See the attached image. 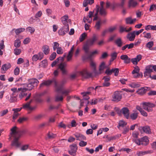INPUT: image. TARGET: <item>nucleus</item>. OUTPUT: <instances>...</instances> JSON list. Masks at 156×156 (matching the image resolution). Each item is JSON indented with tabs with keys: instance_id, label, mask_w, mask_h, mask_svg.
Wrapping results in <instances>:
<instances>
[{
	"instance_id": "obj_50",
	"label": "nucleus",
	"mask_w": 156,
	"mask_h": 156,
	"mask_svg": "<svg viewBox=\"0 0 156 156\" xmlns=\"http://www.w3.org/2000/svg\"><path fill=\"white\" fill-rule=\"evenodd\" d=\"M106 67V66L105 62H102L99 66V70L100 71L103 70Z\"/></svg>"
},
{
	"instance_id": "obj_8",
	"label": "nucleus",
	"mask_w": 156,
	"mask_h": 156,
	"mask_svg": "<svg viewBox=\"0 0 156 156\" xmlns=\"http://www.w3.org/2000/svg\"><path fill=\"white\" fill-rule=\"evenodd\" d=\"M69 30V25H66L64 26L58 30V33L60 35L63 36L68 32Z\"/></svg>"
},
{
	"instance_id": "obj_42",
	"label": "nucleus",
	"mask_w": 156,
	"mask_h": 156,
	"mask_svg": "<svg viewBox=\"0 0 156 156\" xmlns=\"http://www.w3.org/2000/svg\"><path fill=\"white\" fill-rule=\"evenodd\" d=\"M150 151H140L137 152L136 154L138 156H143L145 154L150 153Z\"/></svg>"
},
{
	"instance_id": "obj_13",
	"label": "nucleus",
	"mask_w": 156,
	"mask_h": 156,
	"mask_svg": "<svg viewBox=\"0 0 156 156\" xmlns=\"http://www.w3.org/2000/svg\"><path fill=\"white\" fill-rule=\"evenodd\" d=\"M44 54L42 52H39L37 54L34 55L32 57V60L34 62H36L37 60H41L43 58Z\"/></svg>"
},
{
	"instance_id": "obj_11",
	"label": "nucleus",
	"mask_w": 156,
	"mask_h": 156,
	"mask_svg": "<svg viewBox=\"0 0 156 156\" xmlns=\"http://www.w3.org/2000/svg\"><path fill=\"white\" fill-rule=\"evenodd\" d=\"M122 96L121 94L118 91H115L112 96V101H119L121 99Z\"/></svg>"
},
{
	"instance_id": "obj_19",
	"label": "nucleus",
	"mask_w": 156,
	"mask_h": 156,
	"mask_svg": "<svg viewBox=\"0 0 156 156\" xmlns=\"http://www.w3.org/2000/svg\"><path fill=\"white\" fill-rule=\"evenodd\" d=\"M66 66V63H61L59 66V68L60 69L63 74H65L66 73V71L65 68Z\"/></svg>"
},
{
	"instance_id": "obj_26",
	"label": "nucleus",
	"mask_w": 156,
	"mask_h": 156,
	"mask_svg": "<svg viewBox=\"0 0 156 156\" xmlns=\"http://www.w3.org/2000/svg\"><path fill=\"white\" fill-rule=\"evenodd\" d=\"M115 42L116 45L119 47H121L123 44V42L121 38H119L116 39Z\"/></svg>"
},
{
	"instance_id": "obj_18",
	"label": "nucleus",
	"mask_w": 156,
	"mask_h": 156,
	"mask_svg": "<svg viewBox=\"0 0 156 156\" xmlns=\"http://www.w3.org/2000/svg\"><path fill=\"white\" fill-rule=\"evenodd\" d=\"M125 1L121 0L120 3L113 4V5L112 6L113 7V9H114L118 7H123L125 4Z\"/></svg>"
},
{
	"instance_id": "obj_31",
	"label": "nucleus",
	"mask_w": 156,
	"mask_h": 156,
	"mask_svg": "<svg viewBox=\"0 0 156 156\" xmlns=\"http://www.w3.org/2000/svg\"><path fill=\"white\" fill-rule=\"evenodd\" d=\"M136 20V19L135 18L132 19L131 17H129L126 19V23L127 24H132L135 22Z\"/></svg>"
},
{
	"instance_id": "obj_62",
	"label": "nucleus",
	"mask_w": 156,
	"mask_h": 156,
	"mask_svg": "<svg viewBox=\"0 0 156 156\" xmlns=\"http://www.w3.org/2000/svg\"><path fill=\"white\" fill-rule=\"evenodd\" d=\"M48 136L49 139H52L56 137V135L52 133L49 132L48 134Z\"/></svg>"
},
{
	"instance_id": "obj_33",
	"label": "nucleus",
	"mask_w": 156,
	"mask_h": 156,
	"mask_svg": "<svg viewBox=\"0 0 156 156\" xmlns=\"http://www.w3.org/2000/svg\"><path fill=\"white\" fill-rule=\"evenodd\" d=\"M102 23V22L101 19H100L96 22L94 27L97 30H100Z\"/></svg>"
},
{
	"instance_id": "obj_45",
	"label": "nucleus",
	"mask_w": 156,
	"mask_h": 156,
	"mask_svg": "<svg viewBox=\"0 0 156 156\" xmlns=\"http://www.w3.org/2000/svg\"><path fill=\"white\" fill-rule=\"evenodd\" d=\"M26 30L27 31L30 32L31 34H33L34 33L35 30L33 27H27L26 29Z\"/></svg>"
},
{
	"instance_id": "obj_53",
	"label": "nucleus",
	"mask_w": 156,
	"mask_h": 156,
	"mask_svg": "<svg viewBox=\"0 0 156 156\" xmlns=\"http://www.w3.org/2000/svg\"><path fill=\"white\" fill-rule=\"evenodd\" d=\"M87 36V34L85 33H83L81 35L80 38L79 40L80 42L83 41L85 38Z\"/></svg>"
},
{
	"instance_id": "obj_54",
	"label": "nucleus",
	"mask_w": 156,
	"mask_h": 156,
	"mask_svg": "<svg viewBox=\"0 0 156 156\" xmlns=\"http://www.w3.org/2000/svg\"><path fill=\"white\" fill-rule=\"evenodd\" d=\"M117 54L115 52L112 53L111 55V58L110 60L111 62L113 61L115 59H116L117 56Z\"/></svg>"
},
{
	"instance_id": "obj_64",
	"label": "nucleus",
	"mask_w": 156,
	"mask_h": 156,
	"mask_svg": "<svg viewBox=\"0 0 156 156\" xmlns=\"http://www.w3.org/2000/svg\"><path fill=\"white\" fill-rule=\"evenodd\" d=\"M87 142L83 140L80 141V142L79 143L80 146L82 147L85 146L87 145Z\"/></svg>"
},
{
	"instance_id": "obj_16",
	"label": "nucleus",
	"mask_w": 156,
	"mask_h": 156,
	"mask_svg": "<svg viewBox=\"0 0 156 156\" xmlns=\"http://www.w3.org/2000/svg\"><path fill=\"white\" fill-rule=\"evenodd\" d=\"M150 88L147 87H143L139 89L136 92L138 94L142 95L146 93L148 89H149Z\"/></svg>"
},
{
	"instance_id": "obj_34",
	"label": "nucleus",
	"mask_w": 156,
	"mask_h": 156,
	"mask_svg": "<svg viewBox=\"0 0 156 156\" xmlns=\"http://www.w3.org/2000/svg\"><path fill=\"white\" fill-rule=\"evenodd\" d=\"M94 3V0H84L83 5L84 7H86L88 4L91 5Z\"/></svg>"
},
{
	"instance_id": "obj_32",
	"label": "nucleus",
	"mask_w": 156,
	"mask_h": 156,
	"mask_svg": "<svg viewBox=\"0 0 156 156\" xmlns=\"http://www.w3.org/2000/svg\"><path fill=\"white\" fill-rule=\"evenodd\" d=\"M137 3L135 0H129V7H135L137 5Z\"/></svg>"
},
{
	"instance_id": "obj_60",
	"label": "nucleus",
	"mask_w": 156,
	"mask_h": 156,
	"mask_svg": "<svg viewBox=\"0 0 156 156\" xmlns=\"http://www.w3.org/2000/svg\"><path fill=\"white\" fill-rule=\"evenodd\" d=\"M56 55L55 52H53L50 56V60L51 61L53 60L56 58Z\"/></svg>"
},
{
	"instance_id": "obj_24",
	"label": "nucleus",
	"mask_w": 156,
	"mask_h": 156,
	"mask_svg": "<svg viewBox=\"0 0 156 156\" xmlns=\"http://www.w3.org/2000/svg\"><path fill=\"white\" fill-rule=\"evenodd\" d=\"M135 34H134V32H133L128 34L127 36V37L129 41H133L135 38Z\"/></svg>"
},
{
	"instance_id": "obj_39",
	"label": "nucleus",
	"mask_w": 156,
	"mask_h": 156,
	"mask_svg": "<svg viewBox=\"0 0 156 156\" xmlns=\"http://www.w3.org/2000/svg\"><path fill=\"white\" fill-rule=\"evenodd\" d=\"M21 90H22V88H18L17 89V88H13L11 89V90L13 92V93L12 94H14V95L18 94V92L21 91Z\"/></svg>"
},
{
	"instance_id": "obj_36",
	"label": "nucleus",
	"mask_w": 156,
	"mask_h": 156,
	"mask_svg": "<svg viewBox=\"0 0 156 156\" xmlns=\"http://www.w3.org/2000/svg\"><path fill=\"white\" fill-rule=\"evenodd\" d=\"M90 93V92H83L81 93V94L82 95H83V100L87 101L90 98L89 97L87 96V94H88Z\"/></svg>"
},
{
	"instance_id": "obj_21",
	"label": "nucleus",
	"mask_w": 156,
	"mask_h": 156,
	"mask_svg": "<svg viewBox=\"0 0 156 156\" xmlns=\"http://www.w3.org/2000/svg\"><path fill=\"white\" fill-rule=\"evenodd\" d=\"M11 67V65L9 63L5 64L3 65L1 68V72L2 73H4L5 71L10 68Z\"/></svg>"
},
{
	"instance_id": "obj_9",
	"label": "nucleus",
	"mask_w": 156,
	"mask_h": 156,
	"mask_svg": "<svg viewBox=\"0 0 156 156\" xmlns=\"http://www.w3.org/2000/svg\"><path fill=\"white\" fill-rule=\"evenodd\" d=\"M138 129L141 132H143L147 134H150L151 133L150 128L148 126L139 127Z\"/></svg>"
},
{
	"instance_id": "obj_59",
	"label": "nucleus",
	"mask_w": 156,
	"mask_h": 156,
	"mask_svg": "<svg viewBox=\"0 0 156 156\" xmlns=\"http://www.w3.org/2000/svg\"><path fill=\"white\" fill-rule=\"evenodd\" d=\"M112 73H114V75L115 76H118L119 73V69L118 68H113L112 69Z\"/></svg>"
},
{
	"instance_id": "obj_49",
	"label": "nucleus",
	"mask_w": 156,
	"mask_h": 156,
	"mask_svg": "<svg viewBox=\"0 0 156 156\" xmlns=\"http://www.w3.org/2000/svg\"><path fill=\"white\" fill-rule=\"evenodd\" d=\"M154 45V42L152 41H150L148 42L146 45V47L148 48L150 50H151L152 47Z\"/></svg>"
},
{
	"instance_id": "obj_1",
	"label": "nucleus",
	"mask_w": 156,
	"mask_h": 156,
	"mask_svg": "<svg viewBox=\"0 0 156 156\" xmlns=\"http://www.w3.org/2000/svg\"><path fill=\"white\" fill-rule=\"evenodd\" d=\"M98 37L96 34H94L92 38L88 40L86 43L83 45V48L86 54L83 56V60L89 59L91 60L92 56L95 54L98 53V51H95L89 54V50L90 46L93 45L95 41L98 39Z\"/></svg>"
},
{
	"instance_id": "obj_35",
	"label": "nucleus",
	"mask_w": 156,
	"mask_h": 156,
	"mask_svg": "<svg viewBox=\"0 0 156 156\" xmlns=\"http://www.w3.org/2000/svg\"><path fill=\"white\" fill-rule=\"evenodd\" d=\"M99 12L100 15L102 16H105L107 14V12L105 9L100 7L99 9Z\"/></svg>"
},
{
	"instance_id": "obj_4",
	"label": "nucleus",
	"mask_w": 156,
	"mask_h": 156,
	"mask_svg": "<svg viewBox=\"0 0 156 156\" xmlns=\"http://www.w3.org/2000/svg\"><path fill=\"white\" fill-rule=\"evenodd\" d=\"M143 108L147 111L150 112L152 111V108L155 106L154 104L150 102H144L142 104Z\"/></svg>"
},
{
	"instance_id": "obj_7",
	"label": "nucleus",
	"mask_w": 156,
	"mask_h": 156,
	"mask_svg": "<svg viewBox=\"0 0 156 156\" xmlns=\"http://www.w3.org/2000/svg\"><path fill=\"white\" fill-rule=\"evenodd\" d=\"M77 146L76 144H73L69 146V149L68 151L69 154L72 156H75L77 150Z\"/></svg>"
},
{
	"instance_id": "obj_28",
	"label": "nucleus",
	"mask_w": 156,
	"mask_h": 156,
	"mask_svg": "<svg viewBox=\"0 0 156 156\" xmlns=\"http://www.w3.org/2000/svg\"><path fill=\"white\" fill-rule=\"evenodd\" d=\"M141 142L143 143V145H145L147 144L149 141L148 137L147 136H144L142 138H140Z\"/></svg>"
},
{
	"instance_id": "obj_15",
	"label": "nucleus",
	"mask_w": 156,
	"mask_h": 156,
	"mask_svg": "<svg viewBox=\"0 0 156 156\" xmlns=\"http://www.w3.org/2000/svg\"><path fill=\"white\" fill-rule=\"evenodd\" d=\"M122 113L123 114L124 116L127 119L129 117V109L126 107L122 108L121 109Z\"/></svg>"
},
{
	"instance_id": "obj_27",
	"label": "nucleus",
	"mask_w": 156,
	"mask_h": 156,
	"mask_svg": "<svg viewBox=\"0 0 156 156\" xmlns=\"http://www.w3.org/2000/svg\"><path fill=\"white\" fill-rule=\"evenodd\" d=\"M25 85L27 88H22L23 91H26L27 90H30L34 87L29 82L28 83L26 84Z\"/></svg>"
},
{
	"instance_id": "obj_58",
	"label": "nucleus",
	"mask_w": 156,
	"mask_h": 156,
	"mask_svg": "<svg viewBox=\"0 0 156 156\" xmlns=\"http://www.w3.org/2000/svg\"><path fill=\"white\" fill-rule=\"evenodd\" d=\"M21 92L20 93L19 95V97L20 99H22L23 97L26 96L27 95V94L25 93V91H23V90H21Z\"/></svg>"
},
{
	"instance_id": "obj_46",
	"label": "nucleus",
	"mask_w": 156,
	"mask_h": 156,
	"mask_svg": "<svg viewBox=\"0 0 156 156\" xmlns=\"http://www.w3.org/2000/svg\"><path fill=\"white\" fill-rule=\"evenodd\" d=\"M133 141L136 144L138 145H142L143 144L141 143V140L140 138L137 139H133Z\"/></svg>"
},
{
	"instance_id": "obj_5",
	"label": "nucleus",
	"mask_w": 156,
	"mask_h": 156,
	"mask_svg": "<svg viewBox=\"0 0 156 156\" xmlns=\"http://www.w3.org/2000/svg\"><path fill=\"white\" fill-rule=\"evenodd\" d=\"M154 68L153 65H148L146 67L145 71L144 73V76L147 78L151 77V73L153 72Z\"/></svg>"
},
{
	"instance_id": "obj_25",
	"label": "nucleus",
	"mask_w": 156,
	"mask_h": 156,
	"mask_svg": "<svg viewBox=\"0 0 156 156\" xmlns=\"http://www.w3.org/2000/svg\"><path fill=\"white\" fill-rule=\"evenodd\" d=\"M42 51L46 55H48L50 52V48L48 46L44 45L42 47Z\"/></svg>"
},
{
	"instance_id": "obj_17",
	"label": "nucleus",
	"mask_w": 156,
	"mask_h": 156,
	"mask_svg": "<svg viewBox=\"0 0 156 156\" xmlns=\"http://www.w3.org/2000/svg\"><path fill=\"white\" fill-rule=\"evenodd\" d=\"M142 58V56L140 55H137L135 58L131 59V61L134 65H137L138 62H139Z\"/></svg>"
},
{
	"instance_id": "obj_29",
	"label": "nucleus",
	"mask_w": 156,
	"mask_h": 156,
	"mask_svg": "<svg viewBox=\"0 0 156 156\" xmlns=\"http://www.w3.org/2000/svg\"><path fill=\"white\" fill-rule=\"evenodd\" d=\"M74 51V47L73 46L71 48L69 52V54L67 56V61H69L72 58L73 56V53Z\"/></svg>"
},
{
	"instance_id": "obj_22",
	"label": "nucleus",
	"mask_w": 156,
	"mask_h": 156,
	"mask_svg": "<svg viewBox=\"0 0 156 156\" xmlns=\"http://www.w3.org/2000/svg\"><path fill=\"white\" fill-rule=\"evenodd\" d=\"M29 82L32 84V85L34 87H37V86L39 81L36 79L34 78L29 80Z\"/></svg>"
},
{
	"instance_id": "obj_6",
	"label": "nucleus",
	"mask_w": 156,
	"mask_h": 156,
	"mask_svg": "<svg viewBox=\"0 0 156 156\" xmlns=\"http://www.w3.org/2000/svg\"><path fill=\"white\" fill-rule=\"evenodd\" d=\"M52 83H54L56 89V87L57 86L58 84L57 83L56 80L55 79H53L51 80H48L47 81H44L40 84V87L41 88L43 87L44 86H49Z\"/></svg>"
},
{
	"instance_id": "obj_30",
	"label": "nucleus",
	"mask_w": 156,
	"mask_h": 156,
	"mask_svg": "<svg viewBox=\"0 0 156 156\" xmlns=\"http://www.w3.org/2000/svg\"><path fill=\"white\" fill-rule=\"evenodd\" d=\"M32 101V100H31L27 102L25 104H23L22 108L24 109L29 110L30 106V104Z\"/></svg>"
},
{
	"instance_id": "obj_63",
	"label": "nucleus",
	"mask_w": 156,
	"mask_h": 156,
	"mask_svg": "<svg viewBox=\"0 0 156 156\" xmlns=\"http://www.w3.org/2000/svg\"><path fill=\"white\" fill-rule=\"evenodd\" d=\"M59 58H61V59L62 58L61 57H59V58H58L56 59L51 64V66L53 67L55 66L58 62L59 60Z\"/></svg>"
},
{
	"instance_id": "obj_61",
	"label": "nucleus",
	"mask_w": 156,
	"mask_h": 156,
	"mask_svg": "<svg viewBox=\"0 0 156 156\" xmlns=\"http://www.w3.org/2000/svg\"><path fill=\"white\" fill-rule=\"evenodd\" d=\"M56 49V52L58 54L60 55L63 54V50L61 47H60Z\"/></svg>"
},
{
	"instance_id": "obj_51",
	"label": "nucleus",
	"mask_w": 156,
	"mask_h": 156,
	"mask_svg": "<svg viewBox=\"0 0 156 156\" xmlns=\"http://www.w3.org/2000/svg\"><path fill=\"white\" fill-rule=\"evenodd\" d=\"M59 44L58 42H54L53 45V50L54 51H55L58 48H59L60 47H59Z\"/></svg>"
},
{
	"instance_id": "obj_48",
	"label": "nucleus",
	"mask_w": 156,
	"mask_h": 156,
	"mask_svg": "<svg viewBox=\"0 0 156 156\" xmlns=\"http://www.w3.org/2000/svg\"><path fill=\"white\" fill-rule=\"evenodd\" d=\"M124 32H128L126 28L122 26H120L119 27V32L120 33H122Z\"/></svg>"
},
{
	"instance_id": "obj_2",
	"label": "nucleus",
	"mask_w": 156,
	"mask_h": 156,
	"mask_svg": "<svg viewBox=\"0 0 156 156\" xmlns=\"http://www.w3.org/2000/svg\"><path fill=\"white\" fill-rule=\"evenodd\" d=\"M17 129V127L16 126H14L11 129V132L10 134V138L13 137L14 138L12 141L11 145L16 147H18L21 145V143L19 141V139L22 134L24 133V131H16Z\"/></svg>"
},
{
	"instance_id": "obj_43",
	"label": "nucleus",
	"mask_w": 156,
	"mask_h": 156,
	"mask_svg": "<svg viewBox=\"0 0 156 156\" xmlns=\"http://www.w3.org/2000/svg\"><path fill=\"white\" fill-rule=\"evenodd\" d=\"M17 95V94L14 95V94H12L9 100L11 102H12L16 101V97Z\"/></svg>"
},
{
	"instance_id": "obj_12",
	"label": "nucleus",
	"mask_w": 156,
	"mask_h": 156,
	"mask_svg": "<svg viewBox=\"0 0 156 156\" xmlns=\"http://www.w3.org/2000/svg\"><path fill=\"white\" fill-rule=\"evenodd\" d=\"M80 74L82 77L85 78H89L92 76V74L91 73L88 72L87 69H84L80 72Z\"/></svg>"
},
{
	"instance_id": "obj_3",
	"label": "nucleus",
	"mask_w": 156,
	"mask_h": 156,
	"mask_svg": "<svg viewBox=\"0 0 156 156\" xmlns=\"http://www.w3.org/2000/svg\"><path fill=\"white\" fill-rule=\"evenodd\" d=\"M65 83L66 81L65 80L62 81L56 87L55 90L58 93H61L62 94L66 96L69 94L70 92V90L69 89H63V85Z\"/></svg>"
},
{
	"instance_id": "obj_10",
	"label": "nucleus",
	"mask_w": 156,
	"mask_h": 156,
	"mask_svg": "<svg viewBox=\"0 0 156 156\" xmlns=\"http://www.w3.org/2000/svg\"><path fill=\"white\" fill-rule=\"evenodd\" d=\"M94 11H90L89 12V14L86 17H84L83 19V20L84 23L87 22L88 23H90L92 21V17L93 16Z\"/></svg>"
},
{
	"instance_id": "obj_41",
	"label": "nucleus",
	"mask_w": 156,
	"mask_h": 156,
	"mask_svg": "<svg viewBox=\"0 0 156 156\" xmlns=\"http://www.w3.org/2000/svg\"><path fill=\"white\" fill-rule=\"evenodd\" d=\"M28 119L26 117H20L17 120V122L19 123H22L24 122L27 121Z\"/></svg>"
},
{
	"instance_id": "obj_23",
	"label": "nucleus",
	"mask_w": 156,
	"mask_h": 156,
	"mask_svg": "<svg viewBox=\"0 0 156 156\" xmlns=\"http://www.w3.org/2000/svg\"><path fill=\"white\" fill-rule=\"evenodd\" d=\"M68 16L67 15H65L61 17V20L62 22L64 25V26H66V25H68Z\"/></svg>"
},
{
	"instance_id": "obj_57",
	"label": "nucleus",
	"mask_w": 156,
	"mask_h": 156,
	"mask_svg": "<svg viewBox=\"0 0 156 156\" xmlns=\"http://www.w3.org/2000/svg\"><path fill=\"white\" fill-rule=\"evenodd\" d=\"M134 68V69L132 72V73L134 74L135 73H139L140 71L139 67L137 66H136Z\"/></svg>"
},
{
	"instance_id": "obj_20",
	"label": "nucleus",
	"mask_w": 156,
	"mask_h": 156,
	"mask_svg": "<svg viewBox=\"0 0 156 156\" xmlns=\"http://www.w3.org/2000/svg\"><path fill=\"white\" fill-rule=\"evenodd\" d=\"M74 135L76 138V140H79V141H81L83 140H86V137L80 133H76L74 134Z\"/></svg>"
},
{
	"instance_id": "obj_37",
	"label": "nucleus",
	"mask_w": 156,
	"mask_h": 156,
	"mask_svg": "<svg viewBox=\"0 0 156 156\" xmlns=\"http://www.w3.org/2000/svg\"><path fill=\"white\" fill-rule=\"evenodd\" d=\"M63 100V98L62 95H59L58 94H56L55 97V101L58 102L62 101Z\"/></svg>"
},
{
	"instance_id": "obj_38",
	"label": "nucleus",
	"mask_w": 156,
	"mask_h": 156,
	"mask_svg": "<svg viewBox=\"0 0 156 156\" xmlns=\"http://www.w3.org/2000/svg\"><path fill=\"white\" fill-rule=\"evenodd\" d=\"M128 85L129 87L133 88H138L140 86V84L139 83L135 82L129 83Z\"/></svg>"
},
{
	"instance_id": "obj_56",
	"label": "nucleus",
	"mask_w": 156,
	"mask_h": 156,
	"mask_svg": "<svg viewBox=\"0 0 156 156\" xmlns=\"http://www.w3.org/2000/svg\"><path fill=\"white\" fill-rule=\"evenodd\" d=\"M21 41L19 40H16L15 41L14 45L15 47H19L20 45Z\"/></svg>"
},
{
	"instance_id": "obj_47",
	"label": "nucleus",
	"mask_w": 156,
	"mask_h": 156,
	"mask_svg": "<svg viewBox=\"0 0 156 156\" xmlns=\"http://www.w3.org/2000/svg\"><path fill=\"white\" fill-rule=\"evenodd\" d=\"M25 29L24 28H21L16 29L15 32L16 35H18L22 32L24 31Z\"/></svg>"
},
{
	"instance_id": "obj_55",
	"label": "nucleus",
	"mask_w": 156,
	"mask_h": 156,
	"mask_svg": "<svg viewBox=\"0 0 156 156\" xmlns=\"http://www.w3.org/2000/svg\"><path fill=\"white\" fill-rule=\"evenodd\" d=\"M139 134V133L137 131H134L132 134V136L133 137V139H137L138 136Z\"/></svg>"
},
{
	"instance_id": "obj_14",
	"label": "nucleus",
	"mask_w": 156,
	"mask_h": 156,
	"mask_svg": "<svg viewBox=\"0 0 156 156\" xmlns=\"http://www.w3.org/2000/svg\"><path fill=\"white\" fill-rule=\"evenodd\" d=\"M120 59L124 61V63L128 64L131 62V59L126 55H123L120 57Z\"/></svg>"
},
{
	"instance_id": "obj_40",
	"label": "nucleus",
	"mask_w": 156,
	"mask_h": 156,
	"mask_svg": "<svg viewBox=\"0 0 156 156\" xmlns=\"http://www.w3.org/2000/svg\"><path fill=\"white\" fill-rule=\"evenodd\" d=\"M48 65V61L46 59L43 60L40 64V66L43 67H45Z\"/></svg>"
},
{
	"instance_id": "obj_44",
	"label": "nucleus",
	"mask_w": 156,
	"mask_h": 156,
	"mask_svg": "<svg viewBox=\"0 0 156 156\" xmlns=\"http://www.w3.org/2000/svg\"><path fill=\"white\" fill-rule=\"evenodd\" d=\"M138 114V112L136 111L130 115V117L132 120H135L137 118Z\"/></svg>"
},
{
	"instance_id": "obj_52",
	"label": "nucleus",
	"mask_w": 156,
	"mask_h": 156,
	"mask_svg": "<svg viewBox=\"0 0 156 156\" xmlns=\"http://www.w3.org/2000/svg\"><path fill=\"white\" fill-rule=\"evenodd\" d=\"M127 123L121 120L119 121V126H118V127L119 129V127H123L124 126L126 125Z\"/></svg>"
}]
</instances>
